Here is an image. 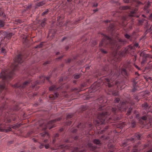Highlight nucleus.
Listing matches in <instances>:
<instances>
[{
	"mask_svg": "<svg viewBox=\"0 0 152 152\" xmlns=\"http://www.w3.org/2000/svg\"><path fill=\"white\" fill-rule=\"evenodd\" d=\"M14 62L10 66V71L1 72L0 75V77L2 78L3 80H7L10 79L14 75V72L17 70L19 63H21L23 61L22 56L19 54L16 56L14 59Z\"/></svg>",
	"mask_w": 152,
	"mask_h": 152,
	"instance_id": "obj_1",
	"label": "nucleus"
},
{
	"mask_svg": "<svg viewBox=\"0 0 152 152\" xmlns=\"http://www.w3.org/2000/svg\"><path fill=\"white\" fill-rule=\"evenodd\" d=\"M110 110L109 107H106L105 110L103 111L101 113L98 114V118L99 120L104 121V117L110 115Z\"/></svg>",
	"mask_w": 152,
	"mask_h": 152,
	"instance_id": "obj_2",
	"label": "nucleus"
},
{
	"mask_svg": "<svg viewBox=\"0 0 152 152\" xmlns=\"http://www.w3.org/2000/svg\"><path fill=\"white\" fill-rule=\"evenodd\" d=\"M103 35L104 37L102 38V41H104V43L106 45L110 44L112 46L115 44V42L111 38L105 34H103Z\"/></svg>",
	"mask_w": 152,
	"mask_h": 152,
	"instance_id": "obj_3",
	"label": "nucleus"
},
{
	"mask_svg": "<svg viewBox=\"0 0 152 152\" xmlns=\"http://www.w3.org/2000/svg\"><path fill=\"white\" fill-rule=\"evenodd\" d=\"M1 33V34L4 36V39L8 40L10 39L12 36L14 35L12 33H8L6 31L0 32V33Z\"/></svg>",
	"mask_w": 152,
	"mask_h": 152,
	"instance_id": "obj_4",
	"label": "nucleus"
},
{
	"mask_svg": "<svg viewBox=\"0 0 152 152\" xmlns=\"http://www.w3.org/2000/svg\"><path fill=\"white\" fill-rule=\"evenodd\" d=\"M133 137L135 140H140L142 138V134L138 132L137 133L135 134Z\"/></svg>",
	"mask_w": 152,
	"mask_h": 152,
	"instance_id": "obj_5",
	"label": "nucleus"
},
{
	"mask_svg": "<svg viewBox=\"0 0 152 152\" xmlns=\"http://www.w3.org/2000/svg\"><path fill=\"white\" fill-rule=\"evenodd\" d=\"M106 108L105 107L104 105L103 104L99 105L98 106L97 110L98 111H104L105 110Z\"/></svg>",
	"mask_w": 152,
	"mask_h": 152,
	"instance_id": "obj_6",
	"label": "nucleus"
},
{
	"mask_svg": "<svg viewBox=\"0 0 152 152\" xmlns=\"http://www.w3.org/2000/svg\"><path fill=\"white\" fill-rule=\"evenodd\" d=\"M126 125L125 122H123L119 124L116 125L117 128L121 129L123 128Z\"/></svg>",
	"mask_w": 152,
	"mask_h": 152,
	"instance_id": "obj_7",
	"label": "nucleus"
},
{
	"mask_svg": "<svg viewBox=\"0 0 152 152\" xmlns=\"http://www.w3.org/2000/svg\"><path fill=\"white\" fill-rule=\"evenodd\" d=\"M100 86V83H94L93 85L91 86L92 87V88L94 90L98 88Z\"/></svg>",
	"mask_w": 152,
	"mask_h": 152,
	"instance_id": "obj_8",
	"label": "nucleus"
},
{
	"mask_svg": "<svg viewBox=\"0 0 152 152\" xmlns=\"http://www.w3.org/2000/svg\"><path fill=\"white\" fill-rule=\"evenodd\" d=\"M122 118L121 115H115L113 116V120L114 121H116L120 120Z\"/></svg>",
	"mask_w": 152,
	"mask_h": 152,
	"instance_id": "obj_9",
	"label": "nucleus"
},
{
	"mask_svg": "<svg viewBox=\"0 0 152 152\" xmlns=\"http://www.w3.org/2000/svg\"><path fill=\"white\" fill-rule=\"evenodd\" d=\"M30 83L29 81H26L24 82L22 85L21 86V88L23 89L25 88L26 86L28 85Z\"/></svg>",
	"mask_w": 152,
	"mask_h": 152,
	"instance_id": "obj_10",
	"label": "nucleus"
},
{
	"mask_svg": "<svg viewBox=\"0 0 152 152\" xmlns=\"http://www.w3.org/2000/svg\"><path fill=\"white\" fill-rule=\"evenodd\" d=\"M141 144V143L140 142H139L138 143H137L136 145L134 146L133 148L136 149H139L140 148H141V149H142V145H140Z\"/></svg>",
	"mask_w": 152,
	"mask_h": 152,
	"instance_id": "obj_11",
	"label": "nucleus"
},
{
	"mask_svg": "<svg viewBox=\"0 0 152 152\" xmlns=\"http://www.w3.org/2000/svg\"><path fill=\"white\" fill-rule=\"evenodd\" d=\"M118 41L115 42H114L115 43H117L116 45V46H117V45H119V44H123L124 43V41L122 40L121 39L119 38V39H118Z\"/></svg>",
	"mask_w": 152,
	"mask_h": 152,
	"instance_id": "obj_12",
	"label": "nucleus"
},
{
	"mask_svg": "<svg viewBox=\"0 0 152 152\" xmlns=\"http://www.w3.org/2000/svg\"><path fill=\"white\" fill-rule=\"evenodd\" d=\"M61 118H58L54 120H51L48 123V124H52V123H54L56 122L57 121H59L61 119Z\"/></svg>",
	"mask_w": 152,
	"mask_h": 152,
	"instance_id": "obj_13",
	"label": "nucleus"
},
{
	"mask_svg": "<svg viewBox=\"0 0 152 152\" xmlns=\"http://www.w3.org/2000/svg\"><path fill=\"white\" fill-rule=\"evenodd\" d=\"M93 142L95 144L97 145H100L101 143L100 141L98 139H95L93 140Z\"/></svg>",
	"mask_w": 152,
	"mask_h": 152,
	"instance_id": "obj_14",
	"label": "nucleus"
},
{
	"mask_svg": "<svg viewBox=\"0 0 152 152\" xmlns=\"http://www.w3.org/2000/svg\"><path fill=\"white\" fill-rule=\"evenodd\" d=\"M7 108L6 107L5 104L4 103L2 104L1 106L0 107V110L2 111L4 110H5Z\"/></svg>",
	"mask_w": 152,
	"mask_h": 152,
	"instance_id": "obj_15",
	"label": "nucleus"
},
{
	"mask_svg": "<svg viewBox=\"0 0 152 152\" xmlns=\"http://www.w3.org/2000/svg\"><path fill=\"white\" fill-rule=\"evenodd\" d=\"M21 125L20 124H15L13 125H12L11 127L13 129H16L19 127Z\"/></svg>",
	"mask_w": 152,
	"mask_h": 152,
	"instance_id": "obj_16",
	"label": "nucleus"
},
{
	"mask_svg": "<svg viewBox=\"0 0 152 152\" xmlns=\"http://www.w3.org/2000/svg\"><path fill=\"white\" fill-rule=\"evenodd\" d=\"M148 107V105L147 102H145L144 103L142 104V107L144 108V109L145 110H147V107Z\"/></svg>",
	"mask_w": 152,
	"mask_h": 152,
	"instance_id": "obj_17",
	"label": "nucleus"
},
{
	"mask_svg": "<svg viewBox=\"0 0 152 152\" xmlns=\"http://www.w3.org/2000/svg\"><path fill=\"white\" fill-rule=\"evenodd\" d=\"M59 136V134L58 133L56 134L54 136V137L53 138V143H54L56 140V138L58 137Z\"/></svg>",
	"mask_w": 152,
	"mask_h": 152,
	"instance_id": "obj_18",
	"label": "nucleus"
},
{
	"mask_svg": "<svg viewBox=\"0 0 152 152\" xmlns=\"http://www.w3.org/2000/svg\"><path fill=\"white\" fill-rule=\"evenodd\" d=\"M40 134L41 135V136L43 137H45L46 135H47V136H48V137H49L48 134L46 132H45L42 133H40Z\"/></svg>",
	"mask_w": 152,
	"mask_h": 152,
	"instance_id": "obj_19",
	"label": "nucleus"
},
{
	"mask_svg": "<svg viewBox=\"0 0 152 152\" xmlns=\"http://www.w3.org/2000/svg\"><path fill=\"white\" fill-rule=\"evenodd\" d=\"M136 126V122L134 120H132L131 122V127L133 128L135 127Z\"/></svg>",
	"mask_w": 152,
	"mask_h": 152,
	"instance_id": "obj_20",
	"label": "nucleus"
},
{
	"mask_svg": "<svg viewBox=\"0 0 152 152\" xmlns=\"http://www.w3.org/2000/svg\"><path fill=\"white\" fill-rule=\"evenodd\" d=\"M129 141V140H126L124 142H123L122 143L121 145L124 147L126 146L127 145V143Z\"/></svg>",
	"mask_w": 152,
	"mask_h": 152,
	"instance_id": "obj_21",
	"label": "nucleus"
},
{
	"mask_svg": "<svg viewBox=\"0 0 152 152\" xmlns=\"http://www.w3.org/2000/svg\"><path fill=\"white\" fill-rule=\"evenodd\" d=\"M132 110V108L130 107L129 108L126 113V115H129L131 114Z\"/></svg>",
	"mask_w": 152,
	"mask_h": 152,
	"instance_id": "obj_22",
	"label": "nucleus"
},
{
	"mask_svg": "<svg viewBox=\"0 0 152 152\" xmlns=\"http://www.w3.org/2000/svg\"><path fill=\"white\" fill-rule=\"evenodd\" d=\"M121 73L123 75H126L127 74L126 70L124 69H121Z\"/></svg>",
	"mask_w": 152,
	"mask_h": 152,
	"instance_id": "obj_23",
	"label": "nucleus"
},
{
	"mask_svg": "<svg viewBox=\"0 0 152 152\" xmlns=\"http://www.w3.org/2000/svg\"><path fill=\"white\" fill-rule=\"evenodd\" d=\"M81 76V74H75L73 75V77L75 79H77L79 78Z\"/></svg>",
	"mask_w": 152,
	"mask_h": 152,
	"instance_id": "obj_24",
	"label": "nucleus"
},
{
	"mask_svg": "<svg viewBox=\"0 0 152 152\" xmlns=\"http://www.w3.org/2000/svg\"><path fill=\"white\" fill-rule=\"evenodd\" d=\"M73 114H66V119H69L70 118H72L73 116Z\"/></svg>",
	"mask_w": 152,
	"mask_h": 152,
	"instance_id": "obj_25",
	"label": "nucleus"
},
{
	"mask_svg": "<svg viewBox=\"0 0 152 152\" xmlns=\"http://www.w3.org/2000/svg\"><path fill=\"white\" fill-rule=\"evenodd\" d=\"M121 10H125L129 8V7L128 6H124L120 7Z\"/></svg>",
	"mask_w": 152,
	"mask_h": 152,
	"instance_id": "obj_26",
	"label": "nucleus"
},
{
	"mask_svg": "<svg viewBox=\"0 0 152 152\" xmlns=\"http://www.w3.org/2000/svg\"><path fill=\"white\" fill-rule=\"evenodd\" d=\"M102 121H99L98 120H96L95 121V124L97 125V126H99L100 124H102Z\"/></svg>",
	"mask_w": 152,
	"mask_h": 152,
	"instance_id": "obj_27",
	"label": "nucleus"
},
{
	"mask_svg": "<svg viewBox=\"0 0 152 152\" xmlns=\"http://www.w3.org/2000/svg\"><path fill=\"white\" fill-rule=\"evenodd\" d=\"M88 107L86 105H83L81 107V110L84 111L86 110L87 109Z\"/></svg>",
	"mask_w": 152,
	"mask_h": 152,
	"instance_id": "obj_28",
	"label": "nucleus"
},
{
	"mask_svg": "<svg viewBox=\"0 0 152 152\" xmlns=\"http://www.w3.org/2000/svg\"><path fill=\"white\" fill-rule=\"evenodd\" d=\"M20 108L19 107L18 105H15L14 107V111H18L20 109Z\"/></svg>",
	"mask_w": 152,
	"mask_h": 152,
	"instance_id": "obj_29",
	"label": "nucleus"
},
{
	"mask_svg": "<svg viewBox=\"0 0 152 152\" xmlns=\"http://www.w3.org/2000/svg\"><path fill=\"white\" fill-rule=\"evenodd\" d=\"M134 98L137 101V102H138L140 100V99H139L138 96L136 95H134Z\"/></svg>",
	"mask_w": 152,
	"mask_h": 152,
	"instance_id": "obj_30",
	"label": "nucleus"
},
{
	"mask_svg": "<svg viewBox=\"0 0 152 152\" xmlns=\"http://www.w3.org/2000/svg\"><path fill=\"white\" fill-rule=\"evenodd\" d=\"M4 26V22L0 20V28L3 27Z\"/></svg>",
	"mask_w": 152,
	"mask_h": 152,
	"instance_id": "obj_31",
	"label": "nucleus"
},
{
	"mask_svg": "<svg viewBox=\"0 0 152 152\" xmlns=\"http://www.w3.org/2000/svg\"><path fill=\"white\" fill-rule=\"evenodd\" d=\"M46 24L45 20L44 19H43V21L41 23V26L43 27H44Z\"/></svg>",
	"mask_w": 152,
	"mask_h": 152,
	"instance_id": "obj_32",
	"label": "nucleus"
},
{
	"mask_svg": "<svg viewBox=\"0 0 152 152\" xmlns=\"http://www.w3.org/2000/svg\"><path fill=\"white\" fill-rule=\"evenodd\" d=\"M114 25L113 24H111L109 25V26L108 29L110 30H112L113 28H114Z\"/></svg>",
	"mask_w": 152,
	"mask_h": 152,
	"instance_id": "obj_33",
	"label": "nucleus"
},
{
	"mask_svg": "<svg viewBox=\"0 0 152 152\" xmlns=\"http://www.w3.org/2000/svg\"><path fill=\"white\" fill-rule=\"evenodd\" d=\"M141 150V148L138 149H136L134 148L133 149H132L131 152H137L138 151H140Z\"/></svg>",
	"mask_w": 152,
	"mask_h": 152,
	"instance_id": "obj_34",
	"label": "nucleus"
},
{
	"mask_svg": "<svg viewBox=\"0 0 152 152\" xmlns=\"http://www.w3.org/2000/svg\"><path fill=\"white\" fill-rule=\"evenodd\" d=\"M96 148V146L93 145L90 148V150L91 151H93L95 150Z\"/></svg>",
	"mask_w": 152,
	"mask_h": 152,
	"instance_id": "obj_35",
	"label": "nucleus"
},
{
	"mask_svg": "<svg viewBox=\"0 0 152 152\" xmlns=\"http://www.w3.org/2000/svg\"><path fill=\"white\" fill-rule=\"evenodd\" d=\"M42 45H42V43H41L37 45L36 46H35V48H41V47H42Z\"/></svg>",
	"mask_w": 152,
	"mask_h": 152,
	"instance_id": "obj_36",
	"label": "nucleus"
},
{
	"mask_svg": "<svg viewBox=\"0 0 152 152\" xmlns=\"http://www.w3.org/2000/svg\"><path fill=\"white\" fill-rule=\"evenodd\" d=\"M144 20H138V24L139 26L142 25L143 22Z\"/></svg>",
	"mask_w": 152,
	"mask_h": 152,
	"instance_id": "obj_37",
	"label": "nucleus"
},
{
	"mask_svg": "<svg viewBox=\"0 0 152 152\" xmlns=\"http://www.w3.org/2000/svg\"><path fill=\"white\" fill-rule=\"evenodd\" d=\"M48 9L46 10L45 11L43 12L42 14V15L44 16L45 15H46L48 13Z\"/></svg>",
	"mask_w": 152,
	"mask_h": 152,
	"instance_id": "obj_38",
	"label": "nucleus"
},
{
	"mask_svg": "<svg viewBox=\"0 0 152 152\" xmlns=\"http://www.w3.org/2000/svg\"><path fill=\"white\" fill-rule=\"evenodd\" d=\"M149 4H150V2H149V1H148V2L147 5H145V6L144 7V9H145V10H147V8L149 6Z\"/></svg>",
	"mask_w": 152,
	"mask_h": 152,
	"instance_id": "obj_39",
	"label": "nucleus"
},
{
	"mask_svg": "<svg viewBox=\"0 0 152 152\" xmlns=\"http://www.w3.org/2000/svg\"><path fill=\"white\" fill-rule=\"evenodd\" d=\"M54 88L55 86L54 85H53L49 87V90L50 91H52L54 89Z\"/></svg>",
	"mask_w": 152,
	"mask_h": 152,
	"instance_id": "obj_40",
	"label": "nucleus"
},
{
	"mask_svg": "<svg viewBox=\"0 0 152 152\" xmlns=\"http://www.w3.org/2000/svg\"><path fill=\"white\" fill-rule=\"evenodd\" d=\"M14 88H21V86L20 85H18L17 84H15L14 86H13Z\"/></svg>",
	"mask_w": 152,
	"mask_h": 152,
	"instance_id": "obj_41",
	"label": "nucleus"
},
{
	"mask_svg": "<svg viewBox=\"0 0 152 152\" xmlns=\"http://www.w3.org/2000/svg\"><path fill=\"white\" fill-rule=\"evenodd\" d=\"M120 100V99L119 98H116L114 100V102L115 103H118L119 102Z\"/></svg>",
	"mask_w": 152,
	"mask_h": 152,
	"instance_id": "obj_42",
	"label": "nucleus"
},
{
	"mask_svg": "<svg viewBox=\"0 0 152 152\" xmlns=\"http://www.w3.org/2000/svg\"><path fill=\"white\" fill-rule=\"evenodd\" d=\"M141 118L144 121H145L147 120V117L145 115H144Z\"/></svg>",
	"mask_w": 152,
	"mask_h": 152,
	"instance_id": "obj_43",
	"label": "nucleus"
},
{
	"mask_svg": "<svg viewBox=\"0 0 152 152\" xmlns=\"http://www.w3.org/2000/svg\"><path fill=\"white\" fill-rule=\"evenodd\" d=\"M12 129L11 127H9L7 129H5V132H7L8 131H11Z\"/></svg>",
	"mask_w": 152,
	"mask_h": 152,
	"instance_id": "obj_44",
	"label": "nucleus"
},
{
	"mask_svg": "<svg viewBox=\"0 0 152 152\" xmlns=\"http://www.w3.org/2000/svg\"><path fill=\"white\" fill-rule=\"evenodd\" d=\"M26 38L27 37L26 36L23 37V43H24L25 42H26L27 41V40L26 39Z\"/></svg>",
	"mask_w": 152,
	"mask_h": 152,
	"instance_id": "obj_45",
	"label": "nucleus"
},
{
	"mask_svg": "<svg viewBox=\"0 0 152 152\" xmlns=\"http://www.w3.org/2000/svg\"><path fill=\"white\" fill-rule=\"evenodd\" d=\"M5 88V86L3 85H0V89L2 90L4 89Z\"/></svg>",
	"mask_w": 152,
	"mask_h": 152,
	"instance_id": "obj_46",
	"label": "nucleus"
},
{
	"mask_svg": "<svg viewBox=\"0 0 152 152\" xmlns=\"http://www.w3.org/2000/svg\"><path fill=\"white\" fill-rule=\"evenodd\" d=\"M100 51L102 53H104V54H106L107 53V51L104 50V49H101Z\"/></svg>",
	"mask_w": 152,
	"mask_h": 152,
	"instance_id": "obj_47",
	"label": "nucleus"
},
{
	"mask_svg": "<svg viewBox=\"0 0 152 152\" xmlns=\"http://www.w3.org/2000/svg\"><path fill=\"white\" fill-rule=\"evenodd\" d=\"M92 43L93 46H94L97 44V42L96 41H93L92 42Z\"/></svg>",
	"mask_w": 152,
	"mask_h": 152,
	"instance_id": "obj_48",
	"label": "nucleus"
},
{
	"mask_svg": "<svg viewBox=\"0 0 152 152\" xmlns=\"http://www.w3.org/2000/svg\"><path fill=\"white\" fill-rule=\"evenodd\" d=\"M112 94L114 96H117L118 94V92H115L114 91L112 92Z\"/></svg>",
	"mask_w": 152,
	"mask_h": 152,
	"instance_id": "obj_49",
	"label": "nucleus"
},
{
	"mask_svg": "<svg viewBox=\"0 0 152 152\" xmlns=\"http://www.w3.org/2000/svg\"><path fill=\"white\" fill-rule=\"evenodd\" d=\"M117 109L115 107H113L112 108V110L113 112L115 113L116 110Z\"/></svg>",
	"mask_w": 152,
	"mask_h": 152,
	"instance_id": "obj_50",
	"label": "nucleus"
},
{
	"mask_svg": "<svg viewBox=\"0 0 152 152\" xmlns=\"http://www.w3.org/2000/svg\"><path fill=\"white\" fill-rule=\"evenodd\" d=\"M111 83H107V85L109 88L111 87H112L113 86V84L112 83V84H110Z\"/></svg>",
	"mask_w": 152,
	"mask_h": 152,
	"instance_id": "obj_51",
	"label": "nucleus"
},
{
	"mask_svg": "<svg viewBox=\"0 0 152 152\" xmlns=\"http://www.w3.org/2000/svg\"><path fill=\"white\" fill-rule=\"evenodd\" d=\"M104 80L106 82H107L109 83L110 82V80L109 79L107 78H104Z\"/></svg>",
	"mask_w": 152,
	"mask_h": 152,
	"instance_id": "obj_52",
	"label": "nucleus"
},
{
	"mask_svg": "<svg viewBox=\"0 0 152 152\" xmlns=\"http://www.w3.org/2000/svg\"><path fill=\"white\" fill-rule=\"evenodd\" d=\"M125 37L127 39H129L130 37V36L127 34L125 35Z\"/></svg>",
	"mask_w": 152,
	"mask_h": 152,
	"instance_id": "obj_53",
	"label": "nucleus"
},
{
	"mask_svg": "<svg viewBox=\"0 0 152 152\" xmlns=\"http://www.w3.org/2000/svg\"><path fill=\"white\" fill-rule=\"evenodd\" d=\"M59 94H58L57 93H56L54 94V98H55L58 96Z\"/></svg>",
	"mask_w": 152,
	"mask_h": 152,
	"instance_id": "obj_54",
	"label": "nucleus"
},
{
	"mask_svg": "<svg viewBox=\"0 0 152 152\" xmlns=\"http://www.w3.org/2000/svg\"><path fill=\"white\" fill-rule=\"evenodd\" d=\"M49 98H50L52 99H55V98H54V96L53 94H51V95H50Z\"/></svg>",
	"mask_w": 152,
	"mask_h": 152,
	"instance_id": "obj_55",
	"label": "nucleus"
},
{
	"mask_svg": "<svg viewBox=\"0 0 152 152\" xmlns=\"http://www.w3.org/2000/svg\"><path fill=\"white\" fill-rule=\"evenodd\" d=\"M31 4H30V5L28 6H27V7L26 8V10H28V9L30 10L31 8Z\"/></svg>",
	"mask_w": 152,
	"mask_h": 152,
	"instance_id": "obj_56",
	"label": "nucleus"
},
{
	"mask_svg": "<svg viewBox=\"0 0 152 152\" xmlns=\"http://www.w3.org/2000/svg\"><path fill=\"white\" fill-rule=\"evenodd\" d=\"M22 21L20 20H15V22H17L18 23H22Z\"/></svg>",
	"mask_w": 152,
	"mask_h": 152,
	"instance_id": "obj_57",
	"label": "nucleus"
},
{
	"mask_svg": "<svg viewBox=\"0 0 152 152\" xmlns=\"http://www.w3.org/2000/svg\"><path fill=\"white\" fill-rule=\"evenodd\" d=\"M127 140H129V141H130L132 142L133 141L135 140V139L134 137H133L131 138L130 139H127Z\"/></svg>",
	"mask_w": 152,
	"mask_h": 152,
	"instance_id": "obj_58",
	"label": "nucleus"
},
{
	"mask_svg": "<svg viewBox=\"0 0 152 152\" xmlns=\"http://www.w3.org/2000/svg\"><path fill=\"white\" fill-rule=\"evenodd\" d=\"M114 146L113 145H110V146H108V148L109 149H111V148H114Z\"/></svg>",
	"mask_w": 152,
	"mask_h": 152,
	"instance_id": "obj_59",
	"label": "nucleus"
},
{
	"mask_svg": "<svg viewBox=\"0 0 152 152\" xmlns=\"http://www.w3.org/2000/svg\"><path fill=\"white\" fill-rule=\"evenodd\" d=\"M49 64V62L47 61H45V62H44L43 64V65L44 66H45L46 65H47V64Z\"/></svg>",
	"mask_w": 152,
	"mask_h": 152,
	"instance_id": "obj_60",
	"label": "nucleus"
},
{
	"mask_svg": "<svg viewBox=\"0 0 152 152\" xmlns=\"http://www.w3.org/2000/svg\"><path fill=\"white\" fill-rule=\"evenodd\" d=\"M0 16H2L3 17L5 18L6 15L4 12H2L0 14Z\"/></svg>",
	"mask_w": 152,
	"mask_h": 152,
	"instance_id": "obj_61",
	"label": "nucleus"
},
{
	"mask_svg": "<svg viewBox=\"0 0 152 152\" xmlns=\"http://www.w3.org/2000/svg\"><path fill=\"white\" fill-rule=\"evenodd\" d=\"M71 59L70 58H69L67 59V61L66 62V63H70L71 62Z\"/></svg>",
	"mask_w": 152,
	"mask_h": 152,
	"instance_id": "obj_62",
	"label": "nucleus"
},
{
	"mask_svg": "<svg viewBox=\"0 0 152 152\" xmlns=\"http://www.w3.org/2000/svg\"><path fill=\"white\" fill-rule=\"evenodd\" d=\"M103 43H104V41H102V40L100 42L99 44V46L102 47V46Z\"/></svg>",
	"mask_w": 152,
	"mask_h": 152,
	"instance_id": "obj_63",
	"label": "nucleus"
},
{
	"mask_svg": "<svg viewBox=\"0 0 152 152\" xmlns=\"http://www.w3.org/2000/svg\"><path fill=\"white\" fill-rule=\"evenodd\" d=\"M39 83L38 81H36L34 83V84L35 85H37L39 84Z\"/></svg>",
	"mask_w": 152,
	"mask_h": 152,
	"instance_id": "obj_64",
	"label": "nucleus"
}]
</instances>
